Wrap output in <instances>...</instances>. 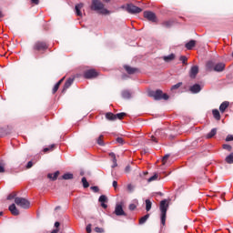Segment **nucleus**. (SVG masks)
I'll return each mask as SVG.
<instances>
[{
	"label": "nucleus",
	"instance_id": "f257e3e1",
	"mask_svg": "<svg viewBox=\"0 0 233 233\" xmlns=\"http://www.w3.org/2000/svg\"><path fill=\"white\" fill-rule=\"evenodd\" d=\"M90 8L93 10V12H96L101 15H108V14H110V11L105 8V4L100 0H92Z\"/></svg>",
	"mask_w": 233,
	"mask_h": 233
},
{
	"label": "nucleus",
	"instance_id": "f03ea898",
	"mask_svg": "<svg viewBox=\"0 0 233 233\" xmlns=\"http://www.w3.org/2000/svg\"><path fill=\"white\" fill-rule=\"evenodd\" d=\"M149 97H153L155 101H161V99H164V101H168V95L163 94V91L161 89H157L156 91H149L148 92Z\"/></svg>",
	"mask_w": 233,
	"mask_h": 233
},
{
	"label": "nucleus",
	"instance_id": "7ed1b4c3",
	"mask_svg": "<svg viewBox=\"0 0 233 233\" xmlns=\"http://www.w3.org/2000/svg\"><path fill=\"white\" fill-rule=\"evenodd\" d=\"M167 210H168V204L167 203V199L161 200V202H160L161 225H165V223L167 221Z\"/></svg>",
	"mask_w": 233,
	"mask_h": 233
},
{
	"label": "nucleus",
	"instance_id": "20e7f679",
	"mask_svg": "<svg viewBox=\"0 0 233 233\" xmlns=\"http://www.w3.org/2000/svg\"><path fill=\"white\" fill-rule=\"evenodd\" d=\"M15 205H17V207H20L21 208H30V201H28L26 198H15Z\"/></svg>",
	"mask_w": 233,
	"mask_h": 233
},
{
	"label": "nucleus",
	"instance_id": "39448f33",
	"mask_svg": "<svg viewBox=\"0 0 233 233\" xmlns=\"http://www.w3.org/2000/svg\"><path fill=\"white\" fill-rule=\"evenodd\" d=\"M126 10L128 12V14H141V12H143V9L134 5V4H127Z\"/></svg>",
	"mask_w": 233,
	"mask_h": 233
},
{
	"label": "nucleus",
	"instance_id": "423d86ee",
	"mask_svg": "<svg viewBox=\"0 0 233 233\" xmlns=\"http://www.w3.org/2000/svg\"><path fill=\"white\" fill-rule=\"evenodd\" d=\"M34 50H37L38 52L41 50L48 49V45L46 42L37 41L35 43L33 46Z\"/></svg>",
	"mask_w": 233,
	"mask_h": 233
},
{
	"label": "nucleus",
	"instance_id": "0eeeda50",
	"mask_svg": "<svg viewBox=\"0 0 233 233\" xmlns=\"http://www.w3.org/2000/svg\"><path fill=\"white\" fill-rule=\"evenodd\" d=\"M84 77L86 79H94V77H97V72L96 71V69L86 70L84 73Z\"/></svg>",
	"mask_w": 233,
	"mask_h": 233
},
{
	"label": "nucleus",
	"instance_id": "6e6552de",
	"mask_svg": "<svg viewBox=\"0 0 233 233\" xmlns=\"http://www.w3.org/2000/svg\"><path fill=\"white\" fill-rule=\"evenodd\" d=\"M144 17L147 19V21H151L152 23H156V14L152 11H145Z\"/></svg>",
	"mask_w": 233,
	"mask_h": 233
},
{
	"label": "nucleus",
	"instance_id": "1a4fd4ad",
	"mask_svg": "<svg viewBox=\"0 0 233 233\" xmlns=\"http://www.w3.org/2000/svg\"><path fill=\"white\" fill-rule=\"evenodd\" d=\"M198 74H199V67L198 66H193L189 70V77H191V79H196Z\"/></svg>",
	"mask_w": 233,
	"mask_h": 233
},
{
	"label": "nucleus",
	"instance_id": "9d476101",
	"mask_svg": "<svg viewBox=\"0 0 233 233\" xmlns=\"http://www.w3.org/2000/svg\"><path fill=\"white\" fill-rule=\"evenodd\" d=\"M115 214L116 216H127L125 210L123 209V205L116 204L115 208Z\"/></svg>",
	"mask_w": 233,
	"mask_h": 233
},
{
	"label": "nucleus",
	"instance_id": "9b49d317",
	"mask_svg": "<svg viewBox=\"0 0 233 233\" xmlns=\"http://www.w3.org/2000/svg\"><path fill=\"white\" fill-rule=\"evenodd\" d=\"M99 203H101L102 208H108V205H106V201H108V198L105 195H101L98 198Z\"/></svg>",
	"mask_w": 233,
	"mask_h": 233
},
{
	"label": "nucleus",
	"instance_id": "f8f14e48",
	"mask_svg": "<svg viewBox=\"0 0 233 233\" xmlns=\"http://www.w3.org/2000/svg\"><path fill=\"white\" fill-rule=\"evenodd\" d=\"M191 94H199V91L202 90L199 84H195L189 87Z\"/></svg>",
	"mask_w": 233,
	"mask_h": 233
},
{
	"label": "nucleus",
	"instance_id": "ddd939ff",
	"mask_svg": "<svg viewBox=\"0 0 233 233\" xmlns=\"http://www.w3.org/2000/svg\"><path fill=\"white\" fill-rule=\"evenodd\" d=\"M83 6H84L83 3L77 4L75 6V12H76V15H78V17L83 16V13L81 12V9L83 8Z\"/></svg>",
	"mask_w": 233,
	"mask_h": 233
},
{
	"label": "nucleus",
	"instance_id": "4468645a",
	"mask_svg": "<svg viewBox=\"0 0 233 233\" xmlns=\"http://www.w3.org/2000/svg\"><path fill=\"white\" fill-rule=\"evenodd\" d=\"M124 68H125L126 72H127V74H129V75L136 74V72H139V69H137L136 67H132L130 66H124Z\"/></svg>",
	"mask_w": 233,
	"mask_h": 233
},
{
	"label": "nucleus",
	"instance_id": "2eb2a0df",
	"mask_svg": "<svg viewBox=\"0 0 233 233\" xmlns=\"http://www.w3.org/2000/svg\"><path fill=\"white\" fill-rule=\"evenodd\" d=\"M73 83H74V78H68L64 85L63 92H66V90H68V88L72 86Z\"/></svg>",
	"mask_w": 233,
	"mask_h": 233
},
{
	"label": "nucleus",
	"instance_id": "dca6fc26",
	"mask_svg": "<svg viewBox=\"0 0 233 233\" xmlns=\"http://www.w3.org/2000/svg\"><path fill=\"white\" fill-rule=\"evenodd\" d=\"M9 211L13 216H19V209L15 207V204H12L9 206Z\"/></svg>",
	"mask_w": 233,
	"mask_h": 233
},
{
	"label": "nucleus",
	"instance_id": "f3484780",
	"mask_svg": "<svg viewBox=\"0 0 233 233\" xmlns=\"http://www.w3.org/2000/svg\"><path fill=\"white\" fill-rule=\"evenodd\" d=\"M213 70H215V72H223L225 70V64H223V63L217 64L213 67Z\"/></svg>",
	"mask_w": 233,
	"mask_h": 233
},
{
	"label": "nucleus",
	"instance_id": "a211bd4d",
	"mask_svg": "<svg viewBox=\"0 0 233 233\" xmlns=\"http://www.w3.org/2000/svg\"><path fill=\"white\" fill-rule=\"evenodd\" d=\"M110 157H112L113 165L111 166V168H116L117 167V158L116 157V153L111 152L109 153Z\"/></svg>",
	"mask_w": 233,
	"mask_h": 233
},
{
	"label": "nucleus",
	"instance_id": "6ab92c4d",
	"mask_svg": "<svg viewBox=\"0 0 233 233\" xmlns=\"http://www.w3.org/2000/svg\"><path fill=\"white\" fill-rule=\"evenodd\" d=\"M58 177H59V171H56L54 174L52 173L47 174V177L48 179H51V181H56Z\"/></svg>",
	"mask_w": 233,
	"mask_h": 233
},
{
	"label": "nucleus",
	"instance_id": "aec40b11",
	"mask_svg": "<svg viewBox=\"0 0 233 233\" xmlns=\"http://www.w3.org/2000/svg\"><path fill=\"white\" fill-rule=\"evenodd\" d=\"M187 50H192L196 46V40H190L185 45Z\"/></svg>",
	"mask_w": 233,
	"mask_h": 233
},
{
	"label": "nucleus",
	"instance_id": "412c9836",
	"mask_svg": "<svg viewBox=\"0 0 233 233\" xmlns=\"http://www.w3.org/2000/svg\"><path fill=\"white\" fill-rule=\"evenodd\" d=\"M228 105H230L228 102L224 101L220 106H219V110L223 114L227 108H228Z\"/></svg>",
	"mask_w": 233,
	"mask_h": 233
},
{
	"label": "nucleus",
	"instance_id": "4be33fe9",
	"mask_svg": "<svg viewBox=\"0 0 233 233\" xmlns=\"http://www.w3.org/2000/svg\"><path fill=\"white\" fill-rule=\"evenodd\" d=\"M213 117L217 120L219 121L221 119V114H219V110L218 109H213L212 110Z\"/></svg>",
	"mask_w": 233,
	"mask_h": 233
},
{
	"label": "nucleus",
	"instance_id": "5701e85b",
	"mask_svg": "<svg viewBox=\"0 0 233 233\" xmlns=\"http://www.w3.org/2000/svg\"><path fill=\"white\" fill-rule=\"evenodd\" d=\"M216 134H218V129L213 128V129H211V131L209 133L207 134L206 137H207V139H212V137H214V136H216Z\"/></svg>",
	"mask_w": 233,
	"mask_h": 233
},
{
	"label": "nucleus",
	"instance_id": "b1692460",
	"mask_svg": "<svg viewBox=\"0 0 233 233\" xmlns=\"http://www.w3.org/2000/svg\"><path fill=\"white\" fill-rule=\"evenodd\" d=\"M174 25V20H167L162 23V26L165 28H170Z\"/></svg>",
	"mask_w": 233,
	"mask_h": 233
},
{
	"label": "nucleus",
	"instance_id": "393cba45",
	"mask_svg": "<svg viewBox=\"0 0 233 233\" xmlns=\"http://www.w3.org/2000/svg\"><path fill=\"white\" fill-rule=\"evenodd\" d=\"M123 99H130L132 97V94L128 90L122 91Z\"/></svg>",
	"mask_w": 233,
	"mask_h": 233
},
{
	"label": "nucleus",
	"instance_id": "a878e982",
	"mask_svg": "<svg viewBox=\"0 0 233 233\" xmlns=\"http://www.w3.org/2000/svg\"><path fill=\"white\" fill-rule=\"evenodd\" d=\"M106 118L108 120V121H116V114L114 113H106Z\"/></svg>",
	"mask_w": 233,
	"mask_h": 233
},
{
	"label": "nucleus",
	"instance_id": "bb28decb",
	"mask_svg": "<svg viewBox=\"0 0 233 233\" xmlns=\"http://www.w3.org/2000/svg\"><path fill=\"white\" fill-rule=\"evenodd\" d=\"M148 218H150V214H147L144 217H142L139 219V225H145V223H147V221L148 220Z\"/></svg>",
	"mask_w": 233,
	"mask_h": 233
},
{
	"label": "nucleus",
	"instance_id": "cd10ccee",
	"mask_svg": "<svg viewBox=\"0 0 233 233\" xmlns=\"http://www.w3.org/2000/svg\"><path fill=\"white\" fill-rule=\"evenodd\" d=\"M152 209V201L150 199H146V210L147 212H150Z\"/></svg>",
	"mask_w": 233,
	"mask_h": 233
},
{
	"label": "nucleus",
	"instance_id": "c85d7f7f",
	"mask_svg": "<svg viewBox=\"0 0 233 233\" xmlns=\"http://www.w3.org/2000/svg\"><path fill=\"white\" fill-rule=\"evenodd\" d=\"M174 57H176V56L174 54L168 55L167 56H164V61L168 63L170 61H173Z\"/></svg>",
	"mask_w": 233,
	"mask_h": 233
},
{
	"label": "nucleus",
	"instance_id": "c756f323",
	"mask_svg": "<svg viewBox=\"0 0 233 233\" xmlns=\"http://www.w3.org/2000/svg\"><path fill=\"white\" fill-rule=\"evenodd\" d=\"M62 178L68 180V179H74V174L72 173H66L63 175Z\"/></svg>",
	"mask_w": 233,
	"mask_h": 233
},
{
	"label": "nucleus",
	"instance_id": "7c9ffc66",
	"mask_svg": "<svg viewBox=\"0 0 233 233\" xmlns=\"http://www.w3.org/2000/svg\"><path fill=\"white\" fill-rule=\"evenodd\" d=\"M82 184L84 188H88V187H90V184L88 183V181L86 180V177H82Z\"/></svg>",
	"mask_w": 233,
	"mask_h": 233
},
{
	"label": "nucleus",
	"instance_id": "2f4dec72",
	"mask_svg": "<svg viewBox=\"0 0 233 233\" xmlns=\"http://www.w3.org/2000/svg\"><path fill=\"white\" fill-rule=\"evenodd\" d=\"M226 161H227L229 165H232V163H233V153H230V154L226 157Z\"/></svg>",
	"mask_w": 233,
	"mask_h": 233
},
{
	"label": "nucleus",
	"instance_id": "473e14b6",
	"mask_svg": "<svg viewBox=\"0 0 233 233\" xmlns=\"http://www.w3.org/2000/svg\"><path fill=\"white\" fill-rule=\"evenodd\" d=\"M115 116L116 119H123L127 116V113H117Z\"/></svg>",
	"mask_w": 233,
	"mask_h": 233
},
{
	"label": "nucleus",
	"instance_id": "72a5a7b5",
	"mask_svg": "<svg viewBox=\"0 0 233 233\" xmlns=\"http://www.w3.org/2000/svg\"><path fill=\"white\" fill-rule=\"evenodd\" d=\"M159 135V131H156L155 132V136H151V140L154 142V143H157V136Z\"/></svg>",
	"mask_w": 233,
	"mask_h": 233
},
{
	"label": "nucleus",
	"instance_id": "f704fd0d",
	"mask_svg": "<svg viewBox=\"0 0 233 233\" xmlns=\"http://www.w3.org/2000/svg\"><path fill=\"white\" fill-rule=\"evenodd\" d=\"M182 85H183L182 82H178L176 85L171 86V90H177V88H179Z\"/></svg>",
	"mask_w": 233,
	"mask_h": 233
},
{
	"label": "nucleus",
	"instance_id": "c9c22d12",
	"mask_svg": "<svg viewBox=\"0 0 233 233\" xmlns=\"http://www.w3.org/2000/svg\"><path fill=\"white\" fill-rule=\"evenodd\" d=\"M207 68H208V70H212L214 68V62L208 61L207 63Z\"/></svg>",
	"mask_w": 233,
	"mask_h": 233
},
{
	"label": "nucleus",
	"instance_id": "e433bc0d",
	"mask_svg": "<svg viewBox=\"0 0 233 233\" xmlns=\"http://www.w3.org/2000/svg\"><path fill=\"white\" fill-rule=\"evenodd\" d=\"M223 148H224V150H228V152H230L232 150V146H230L228 144H224Z\"/></svg>",
	"mask_w": 233,
	"mask_h": 233
},
{
	"label": "nucleus",
	"instance_id": "4c0bfd02",
	"mask_svg": "<svg viewBox=\"0 0 233 233\" xmlns=\"http://www.w3.org/2000/svg\"><path fill=\"white\" fill-rule=\"evenodd\" d=\"M157 177H158V175H157V174H155V175H153L152 177H150L147 179V181H148V183H151V181H156V179H157Z\"/></svg>",
	"mask_w": 233,
	"mask_h": 233
},
{
	"label": "nucleus",
	"instance_id": "58836bf2",
	"mask_svg": "<svg viewBox=\"0 0 233 233\" xmlns=\"http://www.w3.org/2000/svg\"><path fill=\"white\" fill-rule=\"evenodd\" d=\"M103 137V136H100L98 138H97V143L100 147H103L105 146V142H103V139L101 138Z\"/></svg>",
	"mask_w": 233,
	"mask_h": 233
},
{
	"label": "nucleus",
	"instance_id": "ea45409f",
	"mask_svg": "<svg viewBox=\"0 0 233 233\" xmlns=\"http://www.w3.org/2000/svg\"><path fill=\"white\" fill-rule=\"evenodd\" d=\"M135 188H136V186H134V185H132V184H128V185H127V190H128V192H133Z\"/></svg>",
	"mask_w": 233,
	"mask_h": 233
},
{
	"label": "nucleus",
	"instance_id": "a19ab883",
	"mask_svg": "<svg viewBox=\"0 0 233 233\" xmlns=\"http://www.w3.org/2000/svg\"><path fill=\"white\" fill-rule=\"evenodd\" d=\"M16 195H15V193H11V194H9L8 196H7V199L8 200H11V199H15V197Z\"/></svg>",
	"mask_w": 233,
	"mask_h": 233
},
{
	"label": "nucleus",
	"instance_id": "79ce46f5",
	"mask_svg": "<svg viewBox=\"0 0 233 233\" xmlns=\"http://www.w3.org/2000/svg\"><path fill=\"white\" fill-rule=\"evenodd\" d=\"M59 90V83H56L55 86L53 87V94H56Z\"/></svg>",
	"mask_w": 233,
	"mask_h": 233
},
{
	"label": "nucleus",
	"instance_id": "37998d69",
	"mask_svg": "<svg viewBox=\"0 0 233 233\" xmlns=\"http://www.w3.org/2000/svg\"><path fill=\"white\" fill-rule=\"evenodd\" d=\"M179 59L183 63V65H185V63H187V56H181Z\"/></svg>",
	"mask_w": 233,
	"mask_h": 233
},
{
	"label": "nucleus",
	"instance_id": "c03bdc74",
	"mask_svg": "<svg viewBox=\"0 0 233 233\" xmlns=\"http://www.w3.org/2000/svg\"><path fill=\"white\" fill-rule=\"evenodd\" d=\"M54 147H56L55 144L49 146V147H45L44 148V152H48L49 150H52V148H54Z\"/></svg>",
	"mask_w": 233,
	"mask_h": 233
},
{
	"label": "nucleus",
	"instance_id": "a18cd8bd",
	"mask_svg": "<svg viewBox=\"0 0 233 233\" xmlns=\"http://www.w3.org/2000/svg\"><path fill=\"white\" fill-rule=\"evenodd\" d=\"M86 230L87 233H91L92 232V224H88L86 228Z\"/></svg>",
	"mask_w": 233,
	"mask_h": 233
},
{
	"label": "nucleus",
	"instance_id": "49530a36",
	"mask_svg": "<svg viewBox=\"0 0 233 233\" xmlns=\"http://www.w3.org/2000/svg\"><path fill=\"white\" fill-rule=\"evenodd\" d=\"M91 190H93V192L97 193V192H99V187L97 186H92Z\"/></svg>",
	"mask_w": 233,
	"mask_h": 233
},
{
	"label": "nucleus",
	"instance_id": "de8ad7c7",
	"mask_svg": "<svg viewBox=\"0 0 233 233\" xmlns=\"http://www.w3.org/2000/svg\"><path fill=\"white\" fill-rule=\"evenodd\" d=\"M95 232H97V233H103L105 232V229H103L102 228H95Z\"/></svg>",
	"mask_w": 233,
	"mask_h": 233
},
{
	"label": "nucleus",
	"instance_id": "09e8293b",
	"mask_svg": "<svg viewBox=\"0 0 233 233\" xmlns=\"http://www.w3.org/2000/svg\"><path fill=\"white\" fill-rule=\"evenodd\" d=\"M116 143H119V145H123V143H125V140H123V137H117Z\"/></svg>",
	"mask_w": 233,
	"mask_h": 233
},
{
	"label": "nucleus",
	"instance_id": "8fccbe9b",
	"mask_svg": "<svg viewBox=\"0 0 233 233\" xmlns=\"http://www.w3.org/2000/svg\"><path fill=\"white\" fill-rule=\"evenodd\" d=\"M226 141L227 142L233 141V135H228L227 137H226Z\"/></svg>",
	"mask_w": 233,
	"mask_h": 233
},
{
	"label": "nucleus",
	"instance_id": "3c124183",
	"mask_svg": "<svg viewBox=\"0 0 233 233\" xmlns=\"http://www.w3.org/2000/svg\"><path fill=\"white\" fill-rule=\"evenodd\" d=\"M136 208H137V206H136V204L129 205V210H136Z\"/></svg>",
	"mask_w": 233,
	"mask_h": 233
},
{
	"label": "nucleus",
	"instance_id": "603ef678",
	"mask_svg": "<svg viewBox=\"0 0 233 233\" xmlns=\"http://www.w3.org/2000/svg\"><path fill=\"white\" fill-rule=\"evenodd\" d=\"M34 167V163L32 161H29L26 165V168H32Z\"/></svg>",
	"mask_w": 233,
	"mask_h": 233
},
{
	"label": "nucleus",
	"instance_id": "864d4df0",
	"mask_svg": "<svg viewBox=\"0 0 233 233\" xmlns=\"http://www.w3.org/2000/svg\"><path fill=\"white\" fill-rule=\"evenodd\" d=\"M3 172H5V166L0 164V174H3Z\"/></svg>",
	"mask_w": 233,
	"mask_h": 233
},
{
	"label": "nucleus",
	"instance_id": "5fc2aeb1",
	"mask_svg": "<svg viewBox=\"0 0 233 233\" xmlns=\"http://www.w3.org/2000/svg\"><path fill=\"white\" fill-rule=\"evenodd\" d=\"M168 157H170V155H165L163 157V163H165V161H167V159H168Z\"/></svg>",
	"mask_w": 233,
	"mask_h": 233
},
{
	"label": "nucleus",
	"instance_id": "6e6d98bb",
	"mask_svg": "<svg viewBox=\"0 0 233 233\" xmlns=\"http://www.w3.org/2000/svg\"><path fill=\"white\" fill-rule=\"evenodd\" d=\"M31 3H33V5H39V0H31Z\"/></svg>",
	"mask_w": 233,
	"mask_h": 233
},
{
	"label": "nucleus",
	"instance_id": "4d7b16f0",
	"mask_svg": "<svg viewBox=\"0 0 233 233\" xmlns=\"http://www.w3.org/2000/svg\"><path fill=\"white\" fill-rule=\"evenodd\" d=\"M131 168L130 166H127L125 168V172H130Z\"/></svg>",
	"mask_w": 233,
	"mask_h": 233
},
{
	"label": "nucleus",
	"instance_id": "13d9d810",
	"mask_svg": "<svg viewBox=\"0 0 233 233\" xmlns=\"http://www.w3.org/2000/svg\"><path fill=\"white\" fill-rule=\"evenodd\" d=\"M113 187L115 188H117V181H116V180L113 181Z\"/></svg>",
	"mask_w": 233,
	"mask_h": 233
},
{
	"label": "nucleus",
	"instance_id": "bf43d9fd",
	"mask_svg": "<svg viewBox=\"0 0 233 233\" xmlns=\"http://www.w3.org/2000/svg\"><path fill=\"white\" fill-rule=\"evenodd\" d=\"M61 224L59 223V222H56L55 223V227H56V228H59V226H60Z\"/></svg>",
	"mask_w": 233,
	"mask_h": 233
},
{
	"label": "nucleus",
	"instance_id": "052dcab7",
	"mask_svg": "<svg viewBox=\"0 0 233 233\" xmlns=\"http://www.w3.org/2000/svg\"><path fill=\"white\" fill-rule=\"evenodd\" d=\"M122 79H128V76L127 75H122Z\"/></svg>",
	"mask_w": 233,
	"mask_h": 233
},
{
	"label": "nucleus",
	"instance_id": "680f3d73",
	"mask_svg": "<svg viewBox=\"0 0 233 233\" xmlns=\"http://www.w3.org/2000/svg\"><path fill=\"white\" fill-rule=\"evenodd\" d=\"M63 81H65V77H63L62 79H60L57 83H59V86L63 83Z\"/></svg>",
	"mask_w": 233,
	"mask_h": 233
},
{
	"label": "nucleus",
	"instance_id": "e2e57ef3",
	"mask_svg": "<svg viewBox=\"0 0 233 233\" xmlns=\"http://www.w3.org/2000/svg\"><path fill=\"white\" fill-rule=\"evenodd\" d=\"M2 17H5V15H3V11L0 10V19H1Z\"/></svg>",
	"mask_w": 233,
	"mask_h": 233
},
{
	"label": "nucleus",
	"instance_id": "0e129e2a",
	"mask_svg": "<svg viewBox=\"0 0 233 233\" xmlns=\"http://www.w3.org/2000/svg\"><path fill=\"white\" fill-rule=\"evenodd\" d=\"M57 232H59V229H58V228H56V229H54L51 233H57Z\"/></svg>",
	"mask_w": 233,
	"mask_h": 233
},
{
	"label": "nucleus",
	"instance_id": "69168bd1",
	"mask_svg": "<svg viewBox=\"0 0 233 233\" xmlns=\"http://www.w3.org/2000/svg\"><path fill=\"white\" fill-rule=\"evenodd\" d=\"M59 208H61V207L57 206V207L56 208V210H59Z\"/></svg>",
	"mask_w": 233,
	"mask_h": 233
},
{
	"label": "nucleus",
	"instance_id": "338daca9",
	"mask_svg": "<svg viewBox=\"0 0 233 233\" xmlns=\"http://www.w3.org/2000/svg\"><path fill=\"white\" fill-rule=\"evenodd\" d=\"M105 3H110V0H103Z\"/></svg>",
	"mask_w": 233,
	"mask_h": 233
},
{
	"label": "nucleus",
	"instance_id": "774afa93",
	"mask_svg": "<svg viewBox=\"0 0 233 233\" xmlns=\"http://www.w3.org/2000/svg\"><path fill=\"white\" fill-rule=\"evenodd\" d=\"M1 216H3V211H0V218H1Z\"/></svg>",
	"mask_w": 233,
	"mask_h": 233
}]
</instances>
